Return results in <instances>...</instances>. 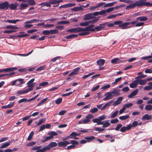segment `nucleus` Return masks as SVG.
I'll return each instance as SVG.
<instances>
[{
  "label": "nucleus",
  "mask_w": 152,
  "mask_h": 152,
  "mask_svg": "<svg viewBox=\"0 0 152 152\" xmlns=\"http://www.w3.org/2000/svg\"><path fill=\"white\" fill-rule=\"evenodd\" d=\"M136 7H141L140 0L137 1L134 3H131L127 6L126 8V10L134 8Z\"/></svg>",
  "instance_id": "nucleus-1"
},
{
  "label": "nucleus",
  "mask_w": 152,
  "mask_h": 152,
  "mask_svg": "<svg viewBox=\"0 0 152 152\" xmlns=\"http://www.w3.org/2000/svg\"><path fill=\"white\" fill-rule=\"evenodd\" d=\"M137 22V21L136 20L132 21L130 22H125L124 23H121V25L119 26L121 27V28L122 29H125L127 28H130V27H126L129 24H132V25H134L135 23Z\"/></svg>",
  "instance_id": "nucleus-2"
},
{
  "label": "nucleus",
  "mask_w": 152,
  "mask_h": 152,
  "mask_svg": "<svg viewBox=\"0 0 152 152\" xmlns=\"http://www.w3.org/2000/svg\"><path fill=\"white\" fill-rule=\"evenodd\" d=\"M82 31V27H79L71 29H69L67 30V32H69L71 33H76Z\"/></svg>",
  "instance_id": "nucleus-3"
},
{
  "label": "nucleus",
  "mask_w": 152,
  "mask_h": 152,
  "mask_svg": "<svg viewBox=\"0 0 152 152\" xmlns=\"http://www.w3.org/2000/svg\"><path fill=\"white\" fill-rule=\"evenodd\" d=\"M94 26V25L91 24L89 25L88 26L86 27L85 28H82V31H94V29L92 28Z\"/></svg>",
  "instance_id": "nucleus-4"
},
{
  "label": "nucleus",
  "mask_w": 152,
  "mask_h": 152,
  "mask_svg": "<svg viewBox=\"0 0 152 152\" xmlns=\"http://www.w3.org/2000/svg\"><path fill=\"white\" fill-rule=\"evenodd\" d=\"M123 23V21L121 20H117L114 22L113 23H111L107 24V26L109 27H112L114 26V25H118V27H121L119 26L121 25V23Z\"/></svg>",
  "instance_id": "nucleus-5"
},
{
  "label": "nucleus",
  "mask_w": 152,
  "mask_h": 152,
  "mask_svg": "<svg viewBox=\"0 0 152 152\" xmlns=\"http://www.w3.org/2000/svg\"><path fill=\"white\" fill-rule=\"evenodd\" d=\"M9 7V3L7 1H5L1 3L0 8L1 9H5L6 10H7L8 9Z\"/></svg>",
  "instance_id": "nucleus-6"
},
{
  "label": "nucleus",
  "mask_w": 152,
  "mask_h": 152,
  "mask_svg": "<svg viewBox=\"0 0 152 152\" xmlns=\"http://www.w3.org/2000/svg\"><path fill=\"white\" fill-rule=\"evenodd\" d=\"M70 144L69 142L67 141L59 142L58 143V146L59 147H65Z\"/></svg>",
  "instance_id": "nucleus-7"
},
{
  "label": "nucleus",
  "mask_w": 152,
  "mask_h": 152,
  "mask_svg": "<svg viewBox=\"0 0 152 152\" xmlns=\"http://www.w3.org/2000/svg\"><path fill=\"white\" fill-rule=\"evenodd\" d=\"M95 18L93 16L92 13H89L84 15L83 20H88L93 19Z\"/></svg>",
  "instance_id": "nucleus-8"
},
{
  "label": "nucleus",
  "mask_w": 152,
  "mask_h": 152,
  "mask_svg": "<svg viewBox=\"0 0 152 152\" xmlns=\"http://www.w3.org/2000/svg\"><path fill=\"white\" fill-rule=\"evenodd\" d=\"M141 7L145 6H152V3L146 2V0H140Z\"/></svg>",
  "instance_id": "nucleus-9"
},
{
  "label": "nucleus",
  "mask_w": 152,
  "mask_h": 152,
  "mask_svg": "<svg viewBox=\"0 0 152 152\" xmlns=\"http://www.w3.org/2000/svg\"><path fill=\"white\" fill-rule=\"evenodd\" d=\"M94 116L91 114H89L86 117V119L83 120L84 124H87L90 121V119L94 118Z\"/></svg>",
  "instance_id": "nucleus-10"
},
{
  "label": "nucleus",
  "mask_w": 152,
  "mask_h": 152,
  "mask_svg": "<svg viewBox=\"0 0 152 152\" xmlns=\"http://www.w3.org/2000/svg\"><path fill=\"white\" fill-rule=\"evenodd\" d=\"M106 96L104 98L103 100L104 101H106L114 97V96L112 94L111 92H107L105 94Z\"/></svg>",
  "instance_id": "nucleus-11"
},
{
  "label": "nucleus",
  "mask_w": 152,
  "mask_h": 152,
  "mask_svg": "<svg viewBox=\"0 0 152 152\" xmlns=\"http://www.w3.org/2000/svg\"><path fill=\"white\" fill-rule=\"evenodd\" d=\"M80 69L79 67L73 70L72 72L69 74V76H72L78 74Z\"/></svg>",
  "instance_id": "nucleus-12"
},
{
  "label": "nucleus",
  "mask_w": 152,
  "mask_h": 152,
  "mask_svg": "<svg viewBox=\"0 0 152 152\" xmlns=\"http://www.w3.org/2000/svg\"><path fill=\"white\" fill-rule=\"evenodd\" d=\"M17 69V67H12L11 68H5L1 69V72H8L16 70Z\"/></svg>",
  "instance_id": "nucleus-13"
},
{
  "label": "nucleus",
  "mask_w": 152,
  "mask_h": 152,
  "mask_svg": "<svg viewBox=\"0 0 152 152\" xmlns=\"http://www.w3.org/2000/svg\"><path fill=\"white\" fill-rule=\"evenodd\" d=\"M75 3H70L64 5H61V6L59 7V8L60 9L62 8H66L69 7H72L75 6Z\"/></svg>",
  "instance_id": "nucleus-14"
},
{
  "label": "nucleus",
  "mask_w": 152,
  "mask_h": 152,
  "mask_svg": "<svg viewBox=\"0 0 152 152\" xmlns=\"http://www.w3.org/2000/svg\"><path fill=\"white\" fill-rule=\"evenodd\" d=\"M122 97H118L116 101H115L113 104V106L118 105L120 104L123 99Z\"/></svg>",
  "instance_id": "nucleus-15"
},
{
  "label": "nucleus",
  "mask_w": 152,
  "mask_h": 152,
  "mask_svg": "<svg viewBox=\"0 0 152 152\" xmlns=\"http://www.w3.org/2000/svg\"><path fill=\"white\" fill-rule=\"evenodd\" d=\"M57 145V144L55 142H52L49 144L47 146V148L49 150L51 148L56 147Z\"/></svg>",
  "instance_id": "nucleus-16"
},
{
  "label": "nucleus",
  "mask_w": 152,
  "mask_h": 152,
  "mask_svg": "<svg viewBox=\"0 0 152 152\" xmlns=\"http://www.w3.org/2000/svg\"><path fill=\"white\" fill-rule=\"evenodd\" d=\"M32 90V88H28L27 89L22 91H18L17 92V94H23L26 93Z\"/></svg>",
  "instance_id": "nucleus-17"
},
{
  "label": "nucleus",
  "mask_w": 152,
  "mask_h": 152,
  "mask_svg": "<svg viewBox=\"0 0 152 152\" xmlns=\"http://www.w3.org/2000/svg\"><path fill=\"white\" fill-rule=\"evenodd\" d=\"M138 91V89H137L132 91L131 93L128 95V98H132L135 96L137 93Z\"/></svg>",
  "instance_id": "nucleus-18"
},
{
  "label": "nucleus",
  "mask_w": 152,
  "mask_h": 152,
  "mask_svg": "<svg viewBox=\"0 0 152 152\" xmlns=\"http://www.w3.org/2000/svg\"><path fill=\"white\" fill-rule=\"evenodd\" d=\"M120 91V89H115L113 90L111 93L114 96H117L120 94L119 93Z\"/></svg>",
  "instance_id": "nucleus-19"
},
{
  "label": "nucleus",
  "mask_w": 152,
  "mask_h": 152,
  "mask_svg": "<svg viewBox=\"0 0 152 152\" xmlns=\"http://www.w3.org/2000/svg\"><path fill=\"white\" fill-rule=\"evenodd\" d=\"M79 5L80 6V7H76L72 8L71 9V10L75 12L83 10V9L81 7V5H80V4H79Z\"/></svg>",
  "instance_id": "nucleus-20"
},
{
  "label": "nucleus",
  "mask_w": 152,
  "mask_h": 152,
  "mask_svg": "<svg viewBox=\"0 0 152 152\" xmlns=\"http://www.w3.org/2000/svg\"><path fill=\"white\" fill-rule=\"evenodd\" d=\"M15 102H11L10 104L1 107V108L2 109L9 108L12 107L14 104Z\"/></svg>",
  "instance_id": "nucleus-21"
},
{
  "label": "nucleus",
  "mask_w": 152,
  "mask_h": 152,
  "mask_svg": "<svg viewBox=\"0 0 152 152\" xmlns=\"http://www.w3.org/2000/svg\"><path fill=\"white\" fill-rule=\"evenodd\" d=\"M113 101L112 100H111L110 101H109L106 104H105L102 108L101 109V110H103L105 108H106L108 106H110L111 105L112 102H113Z\"/></svg>",
  "instance_id": "nucleus-22"
},
{
  "label": "nucleus",
  "mask_w": 152,
  "mask_h": 152,
  "mask_svg": "<svg viewBox=\"0 0 152 152\" xmlns=\"http://www.w3.org/2000/svg\"><path fill=\"white\" fill-rule=\"evenodd\" d=\"M138 84H139L141 85H144L146 83L147 80H142L141 79H139L137 80Z\"/></svg>",
  "instance_id": "nucleus-23"
},
{
  "label": "nucleus",
  "mask_w": 152,
  "mask_h": 152,
  "mask_svg": "<svg viewBox=\"0 0 152 152\" xmlns=\"http://www.w3.org/2000/svg\"><path fill=\"white\" fill-rule=\"evenodd\" d=\"M28 7V4H27L22 3L20 4L19 9L22 10L26 9Z\"/></svg>",
  "instance_id": "nucleus-24"
},
{
  "label": "nucleus",
  "mask_w": 152,
  "mask_h": 152,
  "mask_svg": "<svg viewBox=\"0 0 152 152\" xmlns=\"http://www.w3.org/2000/svg\"><path fill=\"white\" fill-rule=\"evenodd\" d=\"M148 19L147 18L146 16H140L137 17L136 18V20L137 21H145L146 20Z\"/></svg>",
  "instance_id": "nucleus-25"
},
{
  "label": "nucleus",
  "mask_w": 152,
  "mask_h": 152,
  "mask_svg": "<svg viewBox=\"0 0 152 152\" xmlns=\"http://www.w3.org/2000/svg\"><path fill=\"white\" fill-rule=\"evenodd\" d=\"M18 6V4L17 3H15V4H11L9 5V7H10V9L12 10H15Z\"/></svg>",
  "instance_id": "nucleus-26"
},
{
  "label": "nucleus",
  "mask_w": 152,
  "mask_h": 152,
  "mask_svg": "<svg viewBox=\"0 0 152 152\" xmlns=\"http://www.w3.org/2000/svg\"><path fill=\"white\" fill-rule=\"evenodd\" d=\"M105 62V60L103 59H100L97 61L96 63L99 66L103 65Z\"/></svg>",
  "instance_id": "nucleus-27"
},
{
  "label": "nucleus",
  "mask_w": 152,
  "mask_h": 152,
  "mask_svg": "<svg viewBox=\"0 0 152 152\" xmlns=\"http://www.w3.org/2000/svg\"><path fill=\"white\" fill-rule=\"evenodd\" d=\"M101 122L103 123V124L101 125H103L102 127L103 128L108 127L110 125V124L108 122V121H103Z\"/></svg>",
  "instance_id": "nucleus-28"
},
{
  "label": "nucleus",
  "mask_w": 152,
  "mask_h": 152,
  "mask_svg": "<svg viewBox=\"0 0 152 152\" xmlns=\"http://www.w3.org/2000/svg\"><path fill=\"white\" fill-rule=\"evenodd\" d=\"M50 4H51L50 2H45L41 3L39 4V5L40 6H41V7L46 6L47 7H50L51 6Z\"/></svg>",
  "instance_id": "nucleus-29"
},
{
  "label": "nucleus",
  "mask_w": 152,
  "mask_h": 152,
  "mask_svg": "<svg viewBox=\"0 0 152 152\" xmlns=\"http://www.w3.org/2000/svg\"><path fill=\"white\" fill-rule=\"evenodd\" d=\"M138 84L137 80L132 82L130 85L129 86L131 88H135Z\"/></svg>",
  "instance_id": "nucleus-30"
},
{
  "label": "nucleus",
  "mask_w": 152,
  "mask_h": 152,
  "mask_svg": "<svg viewBox=\"0 0 152 152\" xmlns=\"http://www.w3.org/2000/svg\"><path fill=\"white\" fill-rule=\"evenodd\" d=\"M95 138V137L93 136H91L89 137H85L84 139L87 140V142H89L93 140Z\"/></svg>",
  "instance_id": "nucleus-31"
},
{
  "label": "nucleus",
  "mask_w": 152,
  "mask_h": 152,
  "mask_svg": "<svg viewBox=\"0 0 152 152\" xmlns=\"http://www.w3.org/2000/svg\"><path fill=\"white\" fill-rule=\"evenodd\" d=\"M48 135H50V137L52 139L53 138L54 136H57L58 135L57 133L54 131H50L48 132Z\"/></svg>",
  "instance_id": "nucleus-32"
},
{
  "label": "nucleus",
  "mask_w": 152,
  "mask_h": 152,
  "mask_svg": "<svg viewBox=\"0 0 152 152\" xmlns=\"http://www.w3.org/2000/svg\"><path fill=\"white\" fill-rule=\"evenodd\" d=\"M151 118L152 117L151 116V115H149L148 114H145L142 117V119L143 120H149L151 119Z\"/></svg>",
  "instance_id": "nucleus-33"
},
{
  "label": "nucleus",
  "mask_w": 152,
  "mask_h": 152,
  "mask_svg": "<svg viewBox=\"0 0 152 152\" xmlns=\"http://www.w3.org/2000/svg\"><path fill=\"white\" fill-rule=\"evenodd\" d=\"M10 145V143L9 142H5L3 143L1 147L0 148H7Z\"/></svg>",
  "instance_id": "nucleus-34"
},
{
  "label": "nucleus",
  "mask_w": 152,
  "mask_h": 152,
  "mask_svg": "<svg viewBox=\"0 0 152 152\" xmlns=\"http://www.w3.org/2000/svg\"><path fill=\"white\" fill-rule=\"evenodd\" d=\"M78 35L75 34H71L66 36L65 38L67 39H70L77 37Z\"/></svg>",
  "instance_id": "nucleus-35"
},
{
  "label": "nucleus",
  "mask_w": 152,
  "mask_h": 152,
  "mask_svg": "<svg viewBox=\"0 0 152 152\" xmlns=\"http://www.w3.org/2000/svg\"><path fill=\"white\" fill-rule=\"evenodd\" d=\"M27 2L28 5L30 6H33L36 4V2L34 0H27Z\"/></svg>",
  "instance_id": "nucleus-36"
},
{
  "label": "nucleus",
  "mask_w": 152,
  "mask_h": 152,
  "mask_svg": "<svg viewBox=\"0 0 152 152\" xmlns=\"http://www.w3.org/2000/svg\"><path fill=\"white\" fill-rule=\"evenodd\" d=\"M92 121L94 123H97L98 125H101L103 124L102 122L99 121V118L93 119L92 120Z\"/></svg>",
  "instance_id": "nucleus-37"
},
{
  "label": "nucleus",
  "mask_w": 152,
  "mask_h": 152,
  "mask_svg": "<svg viewBox=\"0 0 152 152\" xmlns=\"http://www.w3.org/2000/svg\"><path fill=\"white\" fill-rule=\"evenodd\" d=\"M20 21L19 20H8L5 21L6 22H8L10 23H15L17 22Z\"/></svg>",
  "instance_id": "nucleus-38"
},
{
  "label": "nucleus",
  "mask_w": 152,
  "mask_h": 152,
  "mask_svg": "<svg viewBox=\"0 0 152 152\" xmlns=\"http://www.w3.org/2000/svg\"><path fill=\"white\" fill-rule=\"evenodd\" d=\"M69 23V22L64 20V21H61L58 22L56 24L57 25H60V24H68Z\"/></svg>",
  "instance_id": "nucleus-39"
},
{
  "label": "nucleus",
  "mask_w": 152,
  "mask_h": 152,
  "mask_svg": "<svg viewBox=\"0 0 152 152\" xmlns=\"http://www.w3.org/2000/svg\"><path fill=\"white\" fill-rule=\"evenodd\" d=\"M99 17H97L96 19H95L90 20L88 21V23L89 24H93L97 22L99 20Z\"/></svg>",
  "instance_id": "nucleus-40"
},
{
  "label": "nucleus",
  "mask_w": 152,
  "mask_h": 152,
  "mask_svg": "<svg viewBox=\"0 0 152 152\" xmlns=\"http://www.w3.org/2000/svg\"><path fill=\"white\" fill-rule=\"evenodd\" d=\"M46 150H48V149L47 148V147L46 146L42 148L41 149H39V150H37L36 152H45Z\"/></svg>",
  "instance_id": "nucleus-41"
},
{
  "label": "nucleus",
  "mask_w": 152,
  "mask_h": 152,
  "mask_svg": "<svg viewBox=\"0 0 152 152\" xmlns=\"http://www.w3.org/2000/svg\"><path fill=\"white\" fill-rule=\"evenodd\" d=\"M48 99L47 98H45L43 99L37 105V106H39L41 105L42 104H44V102H46Z\"/></svg>",
  "instance_id": "nucleus-42"
},
{
  "label": "nucleus",
  "mask_w": 152,
  "mask_h": 152,
  "mask_svg": "<svg viewBox=\"0 0 152 152\" xmlns=\"http://www.w3.org/2000/svg\"><path fill=\"white\" fill-rule=\"evenodd\" d=\"M6 28L7 29H18L19 28L18 27H16L12 25L7 26L6 27Z\"/></svg>",
  "instance_id": "nucleus-43"
},
{
  "label": "nucleus",
  "mask_w": 152,
  "mask_h": 152,
  "mask_svg": "<svg viewBox=\"0 0 152 152\" xmlns=\"http://www.w3.org/2000/svg\"><path fill=\"white\" fill-rule=\"evenodd\" d=\"M70 144H72V145H78L79 144L78 142L77 141L74 140H71L69 142Z\"/></svg>",
  "instance_id": "nucleus-44"
},
{
  "label": "nucleus",
  "mask_w": 152,
  "mask_h": 152,
  "mask_svg": "<svg viewBox=\"0 0 152 152\" xmlns=\"http://www.w3.org/2000/svg\"><path fill=\"white\" fill-rule=\"evenodd\" d=\"M15 74V72H12L11 73H10L9 74H4L2 75H0V77H3L4 76H11L12 75H14Z\"/></svg>",
  "instance_id": "nucleus-45"
},
{
  "label": "nucleus",
  "mask_w": 152,
  "mask_h": 152,
  "mask_svg": "<svg viewBox=\"0 0 152 152\" xmlns=\"http://www.w3.org/2000/svg\"><path fill=\"white\" fill-rule=\"evenodd\" d=\"M145 109L147 111H150L152 109V105L151 104L147 105L145 106Z\"/></svg>",
  "instance_id": "nucleus-46"
},
{
  "label": "nucleus",
  "mask_w": 152,
  "mask_h": 152,
  "mask_svg": "<svg viewBox=\"0 0 152 152\" xmlns=\"http://www.w3.org/2000/svg\"><path fill=\"white\" fill-rule=\"evenodd\" d=\"M129 117V115L122 116H121L119 117V119L120 120H125L127 119Z\"/></svg>",
  "instance_id": "nucleus-47"
},
{
  "label": "nucleus",
  "mask_w": 152,
  "mask_h": 152,
  "mask_svg": "<svg viewBox=\"0 0 152 152\" xmlns=\"http://www.w3.org/2000/svg\"><path fill=\"white\" fill-rule=\"evenodd\" d=\"M122 125L121 124H118L117 125V126L114 129H111V130L113 129H115V130L117 131H118L119 130V129L121 128V127L122 126Z\"/></svg>",
  "instance_id": "nucleus-48"
},
{
  "label": "nucleus",
  "mask_w": 152,
  "mask_h": 152,
  "mask_svg": "<svg viewBox=\"0 0 152 152\" xmlns=\"http://www.w3.org/2000/svg\"><path fill=\"white\" fill-rule=\"evenodd\" d=\"M49 32L50 33V34H56L58 33V31L56 29L52 30H50Z\"/></svg>",
  "instance_id": "nucleus-49"
},
{
  "label": "nucleus",
  "mask_w": 152,
  "mask_h": 152,
  "mask_svg": "<svg viewBox=\"0 0 152 152\" xmlns=\"http://www.w3.org/2000/svg\"><path fill=\"white\" fill-rule=\"evenodd\" d=\"M34 134V132L33 131H32L30 134L28 136L27 138V140L29 141H30L32 139Z\"/></svg>",
  "instance_id": "nucleus-50"
},
{
  "label": "nucleus",
  "mask_w": 152,
  "mask_h": 152,
  "mask_svg": "<svg viewBox=\"0 0 152 152\" xmlns=\"http://www.w3.org/2000/svg\"><path fill=\"white\" fill-rule=\"evenodd\" d=\"M17 80V82H19V84H16V86H19L21 84H23L24 83V82H23V79H18Z\"/></svg>",
  "instance_id": "nucleus-51"
},
{
  "label": "nucleus",
  "mask_w": 152,
  "mask_h": 152,
  "mask_svg": "<svg viewBox=\"0 0 152 152\" xmlns=\"http://www.w3.org/2000/svg\"><path fill=\"white\" fill-rule=\"evenodd\" d=\"M80 134H77L75 132H73L69 135L70 136L72 137H75L76 136H79Z\"/></svg>",
  "instance_id": "nucleus-52"
},
{
  "label": "nucleus",
  "mask_w": 152,
  "mask_h": 152,
  "mask_svg": "<svg viewBox=\"0 0 152 152\" xmlns=\"http://www.w3.org/2000/svg\"><path fill=\"white\" fill-rule=\"evenodd\" d=\"M85 31V32L79 33L78 34V35L80 36H85L88 35L90 33L89 32H87V31Z\"/></svg>",
  "instance_id": "nucleus-53"
},
{
  "label": "nucleus",
  "mask_w": 152,
  "mask_h": 152,
  "mask_svg": "<svg viewBox=\"0 0 152 152\" xmlns=\"http://www.w3.org/2000/svg\"><path fill=\"white\" fill-rule=\"evenodd\" d=\"M119 59L118 58H116L113 59L111 61V63L113 64H117L119 61Z\"/></svg>",
  "instance_id": "nucleus-54"
},
{
  "label": "nucleus",
  "mask_w": 152,
  "mask_h": 152,
  "mask_svg": "<svg viewBox=\"0 0 152 152\" xmlns=\"http://www.w3.org/2000/svg\"><path fill=\"white\" fill-rule=\"evenodd\" d=\"M118 113V110L115 111L113 114L110 116V118H114L116 117Z\"/></svg>",
  "instance_id": "nucleus-55"
},
{
  "label": "nucleus",
  "mask_w": 152,
  "mask_h": 152,
  "mask_svg": "<svg viewBox=\"0 0 152 152\" xmlns=\"http://www.w3.org/2000/svg\"><path fill=\"white\" fill-rule=\"evenodd\" d=\"M89 25L88 21H86L84 22L80 23V25L81 26H88Z\"/></svg>",
  "instance_id": "nucleus-56"
},
{
  "label": "nucleus",
  "mask_w": 152,
  "mask_h": 152,
  "mask_svg": "<svg viewBox=\"0 0 152 152\" xmlns=\"http://www.w3.org/2000/svg\"><path fill=\"white\" fill-rule=\"evenodd\" d=\"M94 130L96 131H98L99 132H102L105 130V129L103 128H100L99 127H96L94 128Z\"/></svg>",
  "instance_id": "nucleus-57"
},
{
  "label": "nucleus",
  "mask_w": 152,
  "mask_h": 152,
  "mask_svg": "<svg viewBox=\"0 0 152 152\" xmlns=\"http://www.w3.org/2000/svg\"><path fill=\"white\" fill-rule=\"evenodd\" d=\"M133 105V104L132 103H129L125 104L124 107L126 109V108H128L132 106Z\"/></svg>",
  "instance_id": "nucleus-58"
},
{
  "label": "nucleus",
  "mask_w": 152,
  "mask_h": 152,
  "mask_svg": "<svg viewBox=\"0 0 152 152\" xmlns=\"http://www.w3.org/2000/svg\"><path fill=\"white\" fill-rule=\"evenodd\" d=\"M106 118V116L105 115H103L98 117V118L99 121L101 122L102 120L105 119Z\"/></svg>",
  "instance_id": "nucleus-59"
},
{
  "label": "nucleus",
  "mask_w": 152,
  "mask_h": 152,
  "mask_svg": "<svg viewBox=\"0 0 152 152\" xmlns=\"http://www.w3.org/2000/svg\"><path fill=\"white\" fill-rule=\"evenodd\" d=\"M25 102H28V99H27L23 98L21 99H20V100H19L18 101V103L20 104L21 103Z\"/></svg>",
  "instance_id": "nucleus-60"
},
{
  "label": "nucleus",
  "mask_w": 152,
  "mask_h": 152,
  "mask_svg": "<svg viewBox=\"0 0 152 152\" xmlns=\"http://www.w3.org/2000/svg\"><path fill=\"white\" fill-rule=\"evenodd\" d=\"M45 121V118H43L42 119H41L37 123V125L39 126L42 124Z\"/></svg>",
  "instance_id": "nucleus-61"
},
{
  "label": "nucleus",
  "mask_w": 152,
  "mask_h": 152,
  "mask_svg": "<svg viewBox=\"0 0 152 152\" xmlns=\"http://www.w3.org/2000/svg\"><path fill=\"white\" fill-rule=\"evenodd\" d=\"M52 139V138L50 137L49 136L48 137H46L44 140H43L42 141V142H47L48 141V140H50V139Z\"/></svg>",
  "instance_id": "nucleus-62"
},
{
  "label": "nucleus",
  "mask_w": 152,
  "mask_h": 152,
  "mask_svg": "<svg viewBox=\"0 0 152 152\" xmlns=\"http://www.w3.org/2000/svg\"><path fill=\"white\" fill-rule=\"evenodd\" d=\"M152 58V53L151 54V55L149 56H145L142 57L141 58L142 60H147L148 59Z\"/></svg>",
  "instance_id": "nucleus-63"
},
{
  "label": "nucleus",
  "mask_w": 152,
  "mask_h": 152,
  "mask_svg": "<svg viewBox=\"0 0 152 152\" xmlns=\"http://www.w3.org/2000/svg\"><path fill=\"white\" fill-rule=\"evenodd\" d=\"M152 89V85H150L148 86H146L145 87L144 89L145 90L147 91L148 90H150Z\"/></svg>",
  "instance_id": "nucleus-64"
}]
</instances>
